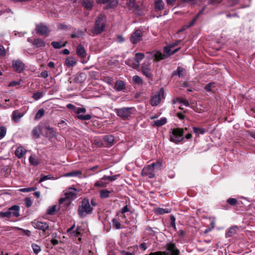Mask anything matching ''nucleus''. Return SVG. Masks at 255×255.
I'll list each match as a JSON object with an SVG mask.
<instances>
[{
    "label": "nucleus",
    "instance_id": "28",
    "mask_svg": "<svg viewBox=\"0 0 255 255\" xmlns=\"http://www.w3.org/2000/svg\"><path fill=\"white\" fill-rule=\"evenodd\" d=\"M42 130V128L40 126H37L35 127L32 130V134L33 136L35 138H38L40 137V132Z\"/></svg>",
    "mask_w": 255,
    "mask_h": 255
},
{
    "label": "nucleus",
    "instance_id": "57",
    "mask_svg": "<svg viewBox=\"0 0 255 255\" xmlns=\"http://www.w3.org/2000/svg\"><path fill=\"white\" fill-rule=\"evenodd\" d=\"M227 202L231 206H235L237 204L238 201L235 198H230L227 200Z\"/></svg>",
    "mask_w": 255,
    "mask_h": 255
},
{
    "label": "nucleus",
    "instance_id": "1",
    "mask_svg": "<svg viewBox=\"0 0 255 255\" xmlns=\"http://www.w3.org/2000/svg\"><path fill=\"white\" fill-rule=\"evenodd\" d=\"M107 17L104 14H100L96 18L94 26L91 29L93 35H98L104 32L106 28Z\"/></svg>",
    "mask_w": 255,
    "mask_h": 255
},
{
    "label": "nucleus",
    "instance_id": "5",
    "mask_svg": "<svg viewBox=\"0 0 255 255\" xmlns=\"http://www.w3.org/2000/svg\"><path fill=\"white\" fill-rule=\"evenodd\" d=\"M184 129L180 128H174L170 132V141L175 143H178L184 139Z\"/></svg>",
    "mask_w": 255,
    "mask_h": 255
},
{
    "label": "nucleus",
    "instance_id": "27",
    "mask_svg": "<svg viewBox=\"0 0 255 255\" xmlns=\"http://www.w3.org/2000/svg\"><path fill=\"white\" fill-rule=\"evenodd\" d=\"M238 228L237 226H234L230 228L228 232L226 233V237L227 238H230L236 234L237 229Z\"/></svg>",
    "mask_w": 255,
    "mask_h": 255
},
{
    "label": "nucleus",
    "instance_id": "24",
    "mask_svg": "<svg viewBox=\"0 0 255 255\" xmlns=\"http://www.w3.org/2000/svg\"><path fill=\"white\" fill-rule=\"evenodd\" d=\"M103 140L107 143L108 146H111L114 144L115 137L111 134L106 135L103 136Z\"/></svg>",
    "mask_w": 255,
    "mask_h": 255
},
{
    "label": "nucleus",
    "instance_id": "3",
    "mask_svg": "<svg viewBox=\"0 0 255 255\" xmlns=\"http://www.w3.org/2000/svg\"><path fill=\"white\" fill-rule=\"evenodd\" d=\"M115 112L118 117L126 120L131 117L132 115L135 114L136 110L134 107H123L115 109Z\"/></svg>",
    "mask_w": 255,
    "mask_h": 255
},
{
    "label": "nucleus",
    "instance_id": "38",
    "mask_svg": "<svg viewBox=\"0 0 255 255\" xmlns=\"http://www.w3.org/2000/svg\"><path fill=\"white\" fill-rule=\"evenodd\" d=\"M144 57H145V55H144V53L138 52V53H135V57L133 59L136 61V62L139 64L140 62L142 59H143Z\"/></svg>",
    "mask_w": 255,
    "mask_h": 255
},
{
    "label": "nucleus",
    "instance_id": "10",
    "mask_svg": "<svg viewBox=\"0 0 255 255\" xmlns=\"http://www.w3.org/2000/svg\"><path fill=\"white\" fill-rule=\"evenodd\" d=\"M35 30L37 34L41 36L47 35L50 32L48 27L42 23L36 25Z\"/></svg>",
    "mask_w": 255,
    "mask_h": 255
},
{
    "label": "nucleus",
    "instance_id": "7",
    "mask_svg": "<svg viewBox=\"0 0 255 255\" xmlns=\"http://www.w3.org/2000/svg\"><path fill=\"white\" fill-rule=\"evenodd\" d=\"M32 225L35 229L41 230L43 232H46L47 230H49V224L46 222H42L35 220L32 222Z\"/></svg>",
    "mask_w": 255,
    "mask_h": 255
},
{
    "label": "nucleus",
    "instance_id": "19",
    "mask_svg": "<svg viewBox=\"0 0 255 255\" xmlns=\"http://www.w3.org/2000/svg\"><path fill=\"white\" fill-rule=\"evenodd\" d=\"M45 128L47 130L46 132V137L49 139H51L53 137H55L57 135L56 132L54 130L53 128L50 126H46Z\"/></svg>",
    "mask_w": 255,
    "mask_h": 255
},
{
    "label": "nucleus",
    "instance_id": "23",
    "mask_svg": "<svg viewBox=\"0 0 255 255\" xmlns=\"http://www.w3.org/2000/svg\"><path fill=\"white\" fill-rule=\"evenodd\" d=\"M126 88L125 83L122 80H118L116 81L115 84V89L117 91H121Z\"/></svg>",
    "mask_w": 255,
    "mask_h": 255
},
{
    "label": "nucleus",
    "instance_id": "32",
    "mask_svg": "<svg viewBox=\"0 0 255 255\" xmlns=\"http://www.w3.org/2000/svg\"><path fill=\"white\" fill-rule=\"evenodd\" d=\"M167 123V119L166 118H163L160 119V120H158L156 121H154L153 122V126L154 127H159L164 125H165Z\"/></svg>",
    "mask_w": 255,
    "mask_h": 255
},
{
    "label": "nucleus",
    "instance_id": "16",
    "mask_svg": "<svg viewBox=\"0 0 255 255\" xmlns=\"http://www.w3.org/2000/svg\"><path fill=\"white\" fill-rule=\"evenodd\" d=\"M186 74V70L182 67H178L176 71L173 72L172 76L177 75L179 78H183Z\"/></svg>",
    "mask_w": 255,
    "mask_h": 255
},
{
    "label": "nucleus",
    "instance_id": "20",
    "mask_svg": "<svg viewBox=\"0 0 255 255\" xmlns=\"http://www.w3.org/2000/svg\"><path fill=\"white\" fill-rule=\"evenodd\" d=\"M93 0H82L81 3L82 6L88 10H91L94 5Z\"/></svg>",
    "mask_w": 255,
    "mask_h": 255
},
{
    "label": "nucleus",
    "instance_id": "35",
    "mask_svg": "<svg viewBox=\"0 0 255 255\" xmlns=\"http://www.w3.org/2000/svg\"><path fill=\"white\" fill-rule=\"evenodd\" d=\"M29 161L33 166H37L40 163L39 159L35 156H30L29 157Z\"/></svg>",
    "mask_w": 255,
    "mask_h": 255
},
{
    "label": "nucleus",
    "instance_id": "25",
    "mask_svg": "<svg viewBox=\"0 0 255 255\" xmlns=\"http://www.w3.org/2000/svg\"><path fill=\"white\" fill-rule=\"evenodd\" d=\"M32 44L37 48L44 47L46 45L45 41L41 38L34 39Z\"/></svg>",
    "mask_w": 255,
    "mask_h": 255
},
{
    "label": "nucleus",
    "instance_id": "26",
    "mask_svg": "<svg viewBox=\"0 0 255 255\" xmlns=\"http://www.w3.org/2000/svg\"><path fill=\"white\" fill-rule=\"evenodd\" d=\"M25 153V149L21 146L17 147L15 151V155L18 158L22 157Z\"/></svg>",
    "mask_w": 255,
    "mask_h": 255
},
{
    "label": "nucleus",
    "instance_id": "55",
    "mask_svg": "<svg viewBox=\"0 0 255 255\" xmlns=\"http://www.w3.org/2000/svg\"><path fill=\"white\" fill-rule=\"evenodd\" d=\"M107 183H105L102 181H97L95 182L94 186L96 187H107Z\"/></svg>",
    "mask_w": 255,
    "mask_h": 255
},
{
    "label": "nucleus",
    "instance_id": "53",
    "mask_svg": "<svg viewBox=\"0 0 255 255\" xmlns=\"http://www.w3.org/2000/svg\"><path fill=\"white\" fill-rule=\"evenodd\" d=\"M25 206L27 208H29L32 206V201L29 197H26L24 199Z\"/></svg>",
    "mask_w": 255,
    "mask_h": 255
},
{
    "label": "nucleus",
    "instance_id": "46",
    "mask_svg": "<svg viewBox=\"0 0 255 255\" xmlns=\"http://www.w3.org/2000/svg\"><path fill=\"white\" fill-rule=\"evenodd\" d=\"M170 212V210L168 209H163L161 208H158L156 209V213L158 214L163 215L165 213H168Z\"/></svg>",
    "mask_w": 255,
    "mask_h": 255
},
{
    "label": "nucleus",
    "instance_id": "61",
    "mask_svg": "<svg viewBox=\"0 0 255 255\" xmlns=\"http://www.w3.org/2000/svg\"><path fill=\"white\" fill-rule=\"evenodd\" d=\"M76 195L75 192L72 191H68L65 193L66 198H72Z\"/></svg>",
    "mask_w": 255,
    "mask_h": 255
},
{
    "label": "nucleus",
    "instance_id": "8",
    "mask_svg": "<svg viewBox=\"0 0 255 255\" xmlns=\"http://www.w3.org/2000/svg\"><path fill=\"white\" fill-rule=\"evenodd\" d=\"M141 175L144 176H148L149 178L155 177V170L151 164L144 167L141 171Z\"/></svg>",
    "mask_w": 255,
    "mask_h": 255
},
{
    "label": "nucleus",
    "instance_id": "44",
    "mask_svg": "<svg viewBox=\"0 0 255 255\" xmlns=\"http://www.w3.org/2000/svg\"><path fill=\"white\" fill-rule=\"evenodd\" d=\"M44 110L43 109H39L35 115V119L39 120L41 119L44 114Z\"/></svg>",
    "mask_w": 255,
    "mask_h": 255
},
{
    "label": "nucleus",
    "instance_id": "59",
    "mask_svg": "<svg viewBox=\"0 0 255 255\" xmlns=\"http://www.w3.org/2000/svg\"><path fill=\"white\" fill-rule=\"evenodd\" d=\"M36 187H28L25 188H22L20 189V191L23 192H29L35 190Z\"/></svg>",
    "mask_w": 255,
    "mask_h": 255
},
{
    "label": "nucleus",
    "instance_id": "62",
    "mask_svg": "<svg viewBox=\"0 0 255 255\" xmlns=\"http://www.w3.org/2000/svg\"><path fill=\"white\" fill-rule=\"evenodd\" d=\"M198 18V15H196L195 17L190 22L189 24L188 25H187L186 27L189 28L190 27L192 26L194 24L195 21H196V20Z\"/></svg>",
    "mask_w": 255,
    "mask_h": 255
},
{
    "label": "nucleus",
    "instance_id": "51",
    "mask_svg": "<svg viewBox=\"0 0 255 255\" xmlns=\"http://www.w3.org/2000/svg\"><path fill=\"white\" fill-rule=\"evenodd\" d=\"M81 230V227L77 226L76 229L72 232V234L71 236H74V237H78L81 235L80 230Z\"/></svg>",
    "mask_w": 255,
    "mask_h": 255
},
{
    "label": "nucleus",
    "instance_id": "4",
    "mask_svg": "<svg viewBox=\"0 0 255 255\" xmlns=\"http://www.w3.org/2000/svg\"><path fill=\"white\" fill-rule=\"evenodd\" d=\"M179 251L176 248L175 244L170 243L166 245V251L151 253L149 255H179Z\"/></svg>",
    "mask_w": 255,
    "mask_h": 255
},
{
    "label": "nucleus",
    "instance_id": "47",
    "mask_svg": "<svg viewBox=\"0 0 255 255\" xmlns=\"http://www.w3.org/2000/svg\"><path fill=\"white\" fill-rule=\"evenodd\" d=\"M82 174V172L79 170L74 171L72 172H68L66 174L65 176H77Z\"/></svg>",
    "mask_w": 255,
    "mask_h": 255
},
{
    "label": "nucleus",
    "instance_id": "45",
    "mask_svg": "<svg viewBox=\"0 0 255 255\" xmlns=\"http://www.w3.org/2000/svg\"><path fill=\"white\" fill-rule=\"evenodd\" d=\"M31 248L34 254H38L39 252H40L41 249L39 246L36 244H32Z\"/></svg>",
    "mask_w": 255,
    "mask_h": 255
},
{
    "label": "nucleus",
    "instance_id": "49",
    "mask_svg": "<svg viewBox=\"0 0 255 255\" xmlns=\"http://www.w3.org/2000/svg\"><path fill=\"white\" fill-rule=\"evenodd\" d=\"M43 92L38 91L36 93H34L33 94L32 98L34 99L35 100L37 101L41 98L43 97Z\"/></svg>",
    "mask_w": 255,
    "mask_h": 255
},
{
    "label": "nucleus",
    "instance_id": "63",
    "mask_svg": "<svg viewBox=\"0 0 255 255\" xmlns=\"http://www.w3.org/2000/svg\"><path fill=\"white\" fill-rule=\"evenodd\" d=\"M66 107L67 109L72 110L74 112H75V111L77 110V107H76L74 105L72 104H68L66 105Z\"/></svg>",
    "mask_w": 255,
    "mask_h": 255
},
{
    "label": "nucleus",
    "instance_id": "60",
    "mask_svg": "<svg viewBox=\"0 0 255 255\" xmlns=\"http://www.w3.org/2000/svg\"><path fill=\"white\" fill-rule=\"evenodd\" d=\"M215 84L214 83H209L208 84L206 85L205 86V89L208 91L210 92L212 90V88L213 87V85Z\"/></svg>",
    "mask_w": 255,
    "mask_h": 255
},
{
    "label": "nucleus",
    "instance_id": "50",
    "mask_svg": "<svg viewBox=\"0 0 255 255\" xmlns=\"http://www.w3.org/2000/svg\"><path fill=\"white\" fill-rule=\"evenodd\" d=\"M11 217L10 212L8 210L5 212H0V218H9Z\"/></svg>",
    "mask_w": 255,
    "mask_h": 255
},
{
    "label": "nucleus",
    "instance_id": "29",
    "mask_svg": "<svg viewBox=\"0 0 255 255\" xmlns=\"http://www.w3.org/2000/svg\"><path fill=\"white\" fill-rule=\"evenodd\" d=\"M153 53L154 57V60L156 61H159L166 58L164 53L163 54L160 51H155L153 52Z\"/></svg>",
    "mask_w": 255,
    "mask_h": 255
},
{
    "label": "nucleus",
    "instance_id": "2",
    "mask_svg": "<svg viewBox=\"0 0 255 255\" xmlns=\"http://www.w3.org/2000/svg\"><path fill=\"white\" fill-rule=\"evenodd\" d=\"M93 211V208L90 205L89 200L87 198H83L78 207V215L81 218H84L87 215L91 214Z\"/></svg>",
    "mask_w": 255,
    "mask_h": 255
},
{
    "label": "nucleus",
    "instance_id": "33",
    "mask_svg": "<svg viewBox=\"0 0 255 255\" xmlns=\"http://www.w3.org/2000/svg\"><path fill=\"white\" fill-rule=\"evenodd\" d=\"M65 63L68 67H73L76 64V61L73 57H69L66 58Z\"/></svg>",
    "mask_w": 255,
    "mask_h": 255
},
{
    "label": "nucleus",
    "instance_id": "37",
    "mask_svg": "<svg viewBox=\"0 0 255 255\" xmlns=\"http://www.w3.org/2000/svg\"><path fill=\"white\" fill-rule=\"evenodd\" d=\"M172 48V47L170 45L164 47L163 52L164 55L166 56V58L171 55Z\"/></svg>",
    "mask_w": 255,
    "mask_h": 255
},
{
    "label": "nucleus",
    "instance_id": "34",
    "mask_svg": "<svg viewBox=\"0 0 255 255\" xmlns=\"http://www.w3.org/2000/svg\"><path fill=\"white\" fill-rule=\"evenodd\" d=\"M75 31L71 34V37L72 38H79L83 36L84 34V32L81 29H78L76 30L74 28Z\"/></svg>",
    "mask_w": 255,
    "mask_h": 255
},
{
    "label": "nucleus",
    "instance_id": "39",
    "mask_svg": "<svg viewBox=\"0 0 255 255\" xmlns=\"http://www.w3.org/2000/svg\"><path fill=\"white\" fill-rule=\"evenodd\" d=\"M120 176V174H116L113 176H107L104 175L103 177L101 178L102 180H108L111 182L116 180L118 177Z\"/></svg>",
    "mask_w": 255,
    "mask_h": 255
},
{
    "label": "nucleus",
    "instance_id": "41",
    "mask_svg": "<svg viewBox=\"0 0 255 255\" xmlns=\"http://www.w3.org/2000/svg\"><path fill=\"white\" fill-rule=\"evenodd\" d=\"M151 165H152V166L154 167L155 170H160L161 169L162 164V162L160 160H158L155 162L151 163Z\"/></svg>",
    "mask_w": 255,
    "mask_h": 255
},
{
    "label": "nucleus",
    "instance_id": "31",
    "mask_svg": "<svg viewBox=\"0 0 255 255\" xmlns=\"http://www.w3.org/2000/svg\"><path fill=\"white\" fill-rule=\"evenodd\" d=\"M154 7L157 10H161L164 9V3L162 0H156L154 3Z\"/></svg>",
    "mask_w": 255,
    "mask_h": 255
},
{
    "label": "nucleus",
    "instance_id": "30",
    "mask_svg": "<svg viewBox=\"0 0 255 255\" xmlns=\"http://www.w3.org/2000/svg\"><path fill=\"white\" fill-rule=\"evenodd\" d=\"M113 190H108L107 189H103L100 191V197L101 199H105L109 197L110 194L113 192Z\"/></svg>",
    "mask_w": 255,
    "mask_h": 255
},
{
    "label": "nucleus",
    "instance_id": "14",
    "mask_svg": "<svg viewBox=\"0 0 255 255\" xmlns=\"http://www.w3.org/2000/svg\"><path fill=\"white\" fill-rule=\"evenodd\" d=\"M141 71L143 75L147 78H151L152 74L149 63H143L141 67Z\"/></svg>",
    "mask_w": 255,
    "mask_h": 255
},
{
    "label": "nucleus",
    "instance_id": "11",
    "mask_svg": "<svg viewBox=\"0 0 255 255\" xmlns=\"http://www.w3.org/2000/svg\"><path fill=\"white\" fill-rule=\"evenodd\" d=\"M86 109L85 108H77L75 113L78 114L77 118L81 121L90 120L92 118V116L90 114L82 115L81 113H85Z\"/></svg>",
    "mask_w": 255,
    "mask_h": 255
},
{
    "label": "nucleus",
    "instance_id": "15",
    "mask_svg": "<svg viewBox=\"0 0 255 255\" xmlns=\"http://www.w3.org/2000/svg\"><path fill=\"white\" fill-rule=\"evenodd\" d=\"M76 54L81 59H84L86 57L87 55L86 51L84 46L81 44H79L77 46Z\"/></svg>",
    "mask_w": 255,
    "mask_h": 255
},
{
    "label": "nucleus",
    "instance_id": "54",
    "mask_svg": "<svg viewBox=\"0 0 255 255\" xmlns=\"http://www.w3.org/2000/svg\"><path fill=\"white\" fill-rule=\"evenodd\" d=\"M112 223H113V226L116 229H120L121 228V223L116 219H113Z\"/></svg>",
    "mask_w": 255,
    "mask_h": 255
},
{
    "label": "nucleus",
    "instance_id": "12",
    "mask_svg": "<svg viewBox=\"0 0 255 255\" xmlns=\"http://www.w3.org/2000/svg\"><path fill=\"white\" fill-rule=\"evenodd\" d=\"M12 67L14 71L20 73L24 69L25 64L19 60H12Z\"/></svg>",
    "mask_w": 255,
    "mask_h": 255
},
{
    "label": "nucleus",
    "instance_id": "9",
    "mask_svg": "<svg viewBox=\"0 0 255 255\" xmlns=\"http://www.w3.org/2000/svg\"><path fill=\"white\" fill-rule=\"evenodd\" d=\"M142 38V32L139 29H136L131 35L130 37V41L133 44H136L141 41Z\"/></svg>",
    "mask_w": 255,
    "mask_h": 255
},
{
    "label": "nucleus",
    "instance_id": "6",
    "mask_svg": "<svg viewBox=\"0 0 255 255\" xmlns=\"http://www.w3.org/2000/svg\"><path fill=\"white\" fill-rule=\"evenodd\" d=\"M165 98L164 90L161 88L158 92L155 93L152 96L150 101L152 106H156L159 104L162 99Z\"/></svg>",
    "mask_w": 255,
    "mask_h": 255
},
{
    "label": "nucleus",
    "instance_id": "22",
    "mask_svg": "<svg viewBox=\"0 0 255 255\" xmlns=\"http://www.w3.org/2000/svg\"><path fill=\"white\" fill-rule=\"evenodd\" d=\"M10 212V216L17 217L19 216V207L18 205H14L8 209Z\"/></svg>",
    "mask_w": 255,
    "mask_h": 255
},
{
    "label": "nucleus",
    "instance_id": "56",
    "mask_svg": "<svg viewBox=\"0 0 255 255\" xmlns=\"http://www.w3.org/2000/svg\"><path fill=\"white\" fill-rule=\"evenodd\" d=\"M6 129L3 127H0V138H2L6 134Z\"/></svg>",
    "mask_w": 255,
    "mask_h": 255
},
{
    "label": "nucleus",
    "instance_id": "42",
    "mask_svg": "<svg viewBox=\"0 0 255 255\" xmlns=\"http://www.w3.org/2000/svg\"><path fill=\"white\" fill-rule=\"evenodd\" d=\"M132 81L134 83L136 84L142 85L143 84V80L141 77L137 75L134 76L132 77Z\"/></svg>",
    "mask_w": 255,
    "mask_h": 255
},
{
    "label": "nucleus",
    "instance_id": "13",
    "mask_svg": "<svg viewBox=\"0 0 255 255\" xmlns=\"http://www.w3.org/2000/svg\"><path fill=\"white\" fill-rule=\"evenodd\" d=\"M97 3L98 4H106L108 3L105 6V9L114 8L118 5V0H96Z\"/></svg>",
    "mask_w": 255,
    "mask_h": 255
},
{
    "label": "nucleus",
    "instance_id": "40",
    "mask_svg": "<svg viewBox=\"0 0 255 255\" xmlns=\"http://www.w3.org/2000/svg\"><path fill=\"white\" fill-rule=\"evenodd\" d=\"M193 132L197 135H199L200 134H203L206 131V130L203 128H197V127H194L193 128Z\"/></svg>",
    "mask_w": 255,
    "mask_h": 255
},
{
    "label": "nucleus",
    "instance_id": "48",
    "mask_svg": "<svg viewBox=\"0 0 255 255\" xmlns=\"http://www.w3.org/2000/svg\"><path fill=\"white\" fill-rule=\"evenodd\" d=\"M16 230L21 232L22 235L29 237L31 236V232L28 230H25L19 227H16Z\"/></svg>",
    "mask_w": 255,
    "mask_h": 255
},
{
    "label": "nucleus",
    "instance_id": "64",
    "mask_svg": "<svg viewBox=\"0 0 255 255\" xmlns=\"http://www.w3.org/2000/svg\"><path fill=\"white\" fill-rule=\"evenodd\" d=\"M170 226H174L175 224V218L173 215L170 216Z\"/></svg>",
    "mask_w": 255,
    "mask_h": 255
},
{
    "label": "nucleus",
    "instance_id": "36",
    "mask_svg": "<svg viewBox=\"0 0 255 255\" xmlns=\"http://www.w3.org/2000/svg\"><path fill=\"white\" fill-rule=\"evenodd\" d=\"M67 42L62 43V42L53 41L51 44L52 47L55 49H60L62 47H65L66 45Z\"/></svg>",
    "mask_w": 255,
    "mask_h": 255
},
{
    "label": "nucleus",
    "instance_id": "21",
    "mask_svg": "<svg viewBox=\"0 0 255 255\" xmlns=\"http://www.w3.org/2000/svg\"><path fill=\"white\" fill-rule=\"evenodd\" d=\"M125 63L134 69H137L139 67V64L136 62L134 59L132 58L127 59L125 61Z\"/></svg>",
    "mask_w": 255,
    "mask_h": 255
},
{
    "label": "nucleus",
    "instance_id": "18",
    "mask_svg": "<svg viewBox=\"0 0 255 255\" xmlns=\"http://www.w3.org/2000/svg\"><path fill=\"white\" fill-rule=\"evenodd\" d=\"M86 74L84 73H79L77 74L74 78L73 81L77 83H83L86 79Z\"/></svg>",
    "mask_w": 255,
    "mask_h": 255
},
{
    "label": "nucleus",
    "instance_id": "58",
    "mask_svg": "<svg viewBox=\"0 0 255 255\" xmlns=\"http://www.w3.org/2000/svg\"><path fill=\"white\" fill-rule=\"evenodd\" d=\"M127 5L128 7L131 8L135 6V0H127Z\"/></svg>",
    "mask_w": 255,
    "mask_h": 255
},
{
    "label": "nucleus",
    "instance_id": "17",
    "mask_svg": "<svg viewBox=\"0 0 255 255\" xmlns=\"http://www.w3.org/2000/svg\"><path fill=\"white\" fill-rule=\"evenodd\" d=\"M23 115V113L19 112L18 110H15L12 113L11 119L14 123H17Z\"/></svg>",
    "mask_w": 255,
    "mask_h": 255
},
{
    "label": "nucleus",
    "instance_id": "43",
    "mask_svg": "<svg viewBox=\"0 0 255 255\" xmlns=\"http://www.w3.org/2000/svg\"><path fill=\"white\" fill-rule=\"evenodd\" d=\"M56 205L49 206L46 211V214L53 215L56 211Z\"/></svg>",
    "mask_w": 255,
    "mask_h": 255
},
{
    "label": "nucleus",
    "instance_id": "52",
    "mask_svg": "<svg viewBox=\"0 0 255 255\" xmlns=\"http://www.w3.org/2000/svg\"><path fill=\"white\" fill-rule=\"evenodd\" d=\"M176 100L179 103H182L186 107H189L190 105L189 102L185 99L177 98H176Z\"/></svg>",
    "mask_w": 255,
    "mask_h": 255
}]
</instances>
